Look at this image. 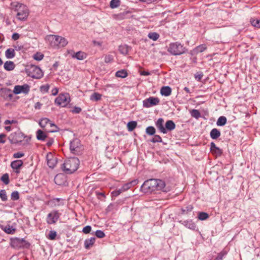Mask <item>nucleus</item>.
I'll return each instance as SVG.
<instances>
[{"instance_id":"41","label":"nucleus","mask_w":260,"mask_h":260,"mask_svg":"<svg viewBox=\"0 0 260 260\" xmlns=\"http://www.w3.org/2000/svg\"><path fill=\"white\" fill-rule=\"evenodd\" d=\"M207 49V47L205 44H202L198 46L194 49V51L196 53H201L205 51Z\"/></svg>"},{"instance_id":"30","label":"nucleus","mask_w":260,"mask_h":260,"mask_svg":"<svg viewBox=\"0 0 260 260\" xmlns=\"http://www.w3.org/2000/svg\"><path fill=\"white\" fill-rule=\"evenodd\" d=\"M119 51L121 54L126 55L129 51V47L126 45H120L119 46Z\"/></svg>"},{"instance_id":"26","label":"nucleus","mask_w":260,"mask_h":260,"mask_svg":"<svg viewBox=\"0 0 260 260\" xmlns=\"http://www.w3.org/2000/svg\"><path fill=\"white\" fill-rule=\"evenodd\" d=\"M23 161L22 160L18 159L14 160L11 162V166L13 169L18 170L22 166Z\"/></svg>"},{"instance_id":"12","label":"nucleus","mask_w":260,"mask_h":260,"mask_svg":"<svg viewBox=\"0 0 260 260\" xmlns=\"http://www.w3.org/2000/svg\"><path fill=\"white\" fill-rule=\"evenodd\" d=\"M61 213L58 210H52L47 216L46 222L49 224H55L58 221Z\"/></svg>"},{"instance_id":"61","label":"nucleus","mask_w":260,"mask_h":260,"mask_svg":"<svg viewBox=\"0 0 260 260\" xmlns=\"http://www.w3.org/2000/svg\"><path fill=\"white\" fill-rule=\"evenodd\" d=\"M6 137V135H5L4 134H0V143L4 144L5 143Z\"/></svg>"},{"instance_id":"34","label":"nucleus","mask_w":260,"mask_h":260,"mask_svg":"<svg viewBox=\"0 0 260 260\" xmlns=\"http://www.w3.org/2000/svg\"><path fill=\"white\" fill-rule=\"evenodd\" d=\"M227 122L226 118L224 116H220L218 118L216 124L218 126H223Z\"/></svg>"},{"instance_id":"60","label":"nucleus","mask_w":260,"mask_h":260,"mask_svg":"<svg viewBox=\"0 0 260 260\" xmlns=\"http://www.w3.org/2000/svg\"><path fill=\"white\" fill-rule=\"evenodd\" d=\"M132 186H130L129 182L124 184L121 187L123 191H126L129 189Z\"/></svg>"},{"instance_id":"6","label":"nucleus","mask_w":260,"mask_h":260,"mask_svg":"<svg viewBox=\"0 0 260 260\" xmlns=\"http://www.w3.org/2000/svg\"><path fill=\"white\" fill-rule=\"evenodd\" d=\"M10 245L12 247L16 249L28 248L30 245V243L23 238H18L11 239Z\"/></svg>"},{"instance_id":"10","label":"nucleus","mask_w":260,"mask_h":260,"mask_svg":"<svg viewBox=\"0 0 260 260\" xmlns=\"http://www.w3.org/2000/svg\"><path fill=\"white\" fill-rule=\"evenodd\" d=\"M70 102L69 93H60L55 100V104L62 107H66Z\"/></svg>"},{"instance_id":"55","label":"nucleus","mask_w":260,"mask_h":260,"mask_svg":"<svg viewBox=\"0 0 260 260\" xmlns=\"http://www.w3.org/2000/svg\"><path fill=\"white\" fill-rule=\"evenodd\" d=\"M203 77V74L202 72H198L194 75V78L198 81H200Z\"/></svg>"},{"instance_id":"58","label":"nucleus","mask_w":260,"mask_h":260,"mask_svg":"<svg viewBox=\"0 0 260 260\" xmlns=\"http://www.w3.org/2000/svg\"><path fill=\"white\" fill-rule=\"evenodd\" d=\"M91 230V226L90 225H86V226H85L83 230H82V232L84 233V234H88L90 232Z\"/></svg>"},{"instance_id":"3","label":"nucleus","mask_w":260,"mask_h":260,"mask_svg":"<svg viewBox=\"0 0 260 260\" xmlns=\"http://www.w3.org/2000/svg\"><path fill=\"white\" fill-rule=\"evenodd\" d=\"M11 6L13 10L17 12V17L19 20L26 19L29 14V10L26 6L18 2H13L11 3Z\"/></svg>"},{"instance_id":"57","label":"nucleus","mask_w":260,"mask_h":260,"mask_svg":"<svg viewBox=\"0 0 260 260\" xmlns=\"http://www.w3.org/2000/svg\"><path fill=\"white\" fill-rule=\"evenodd\" d=\"M95 194H96V195L97 196V198L99 200H103L102 198H105V197H106L104 192H99V191H95Z\"/></svg>"},{"instance_id":"13","label":"nucleus","mask_w":260,"mask_h":260,"mask_svg":"<svg viewBox=\"0 0 260 260\" xmlns=\"http://www.w3.org/2000/svg\"><path fill=\"white\" fill-rule=\"evenodd\" d=\"M159 102L160 100L158 98L150 96L143 101V106L145 108H150L157 105Z\"/></svg>"},{"instance_id":"36","label":"nucleus","mask_w":260,"mask_h":260,"mask_svg":"<svg viewBox=\"0 0 260 260\" xmlns=\"http://www.w3.org/2000/svg\"><path fill=\"white\" fill-rule=\"evenodd\" d=\"M209 217V214L204 212H199L198 214V218L201 220H205Z\"/></svg>"},{"instance_id":"7","label":"nucleus","mask_w":260,"mask_h":260,"mask_svg":"<svg viewBox=\"0 0 260 260\" xmlns=\"http://www.w3.org/2000/svg\"><path fill=\"white\" fill-rule=\"evenodd\" d=\"M187 49L180 43H172L170 44L168 51L172 54L178 55L182 54L186 51Z\"/></svg>"},{"instance_id":"38","label":"nucleus","mask_w":260,"mask_h":260,"mask_svg":"<svg viewBox=\"0 0 260 260\" xmlns=\"http://www.w3.org/2000/svg\"><path fill=\"white\" fill-rule=\"evenodd\" d=\"M63 177V176L62 175H57L54 177V182L55 183L59 185H61L63 184V181H61V179Z\"/></svg>"},{"instance_id":"19","label":"nucleus","mask_w":260,"mask_h":260,"mask_svg":"<svg viewBox=\"0 0 260 260\" xmlns=\"http://www.w3.org/2000/svg\"><path fill=\"white\" fill-rule=\"evenodd\" d=\"M46 133H47L45 131H43L41 129H38L36 132L37 139L38 140L44 141L47 137Z\"/></svg>"},{"instance_id":"44","label":"nucleus","mask_w":260,"mask_h":260,"mask_svg":"<svg viewBox=\"0 0 260 260\" xmlns=\"http://www.w3.org/2000/svg\"><path fill=\"white\" fill-rule=\"evenodd\" d=\"M211 152L216 156H220L222 154V150L219 148V147H216L215 149H214L211 151Z\"/></svg>"},{"instance_id":"16","label":"nucleus","mask_w":260,"mask_h":260,"mask_svg":"<svg viewBox=\"0 0 260 260\" xmlns=\"http://www.w3.org/2000/svg\"><path fill=\"white\" fill-rule=\"evenodd\" d=\"M164 120L163 118H159L158 119L157 121L155 122V125L158 129L163 134L167 133V130L165 128V127L164 126Z\"/></svg>"},{"instance_id":"31","label":"nucleus","mask_w":260,"mask_h":260,"mask_svg":"<svg viewBox=\"0 0 260 260\" xmlns=\"http://www.w3.org/2000/svg\"><path fill=\"white\" fill-rule=\"evenodd\" d=\"M193 209V207L192 205H188L185 208H182L181 209V214H188Z\"/></svg>"},{"instance_id":"29","label":"nucleus","mask_w":260,"mask_h":260,"mask_svg":"<svg viewBox=\"0 0 260 260\" xmlns=\"http://www.w3.org/2000/svg\"><path fill=\"white\" fill-rule=\"evenodd\" d=\"M86 57V54L82 51H78L74 55H73V57L76 58L78 60H83Z\"/></svg>"},{"instance_id":"53","label":"nucleus","mask_w":260,"mask_h":260,"mask_svg":"<svg viewBox=\"0 0 260 260\" xmlns=\"http://www.w3.org/2000/svg\"><path fill=\"white\" fill-rule=\"evenodd\" d=\"M113 56L111 55H107L105 57V62L107 63L111 62L113 61Z\"/></svg>"},{"instance_id":"8","label":"nucleus","mask_w":260,"mask_h":260,"mask_svg":"<svg viewBox=\"0 0 260 260\" xmlns=\"http://www.w3.org/2000/svg\"><path fill=\"white\" fill-rule=\"evenodd\" d=\"M28 76L35 79H40L43 76V73L38 66L31 65L26 70Z\"/></svg>"},{"instance_id":"4","label":"nucleus","mask_w":260,"mask_h":260,"mask_svg":"<svg viewBox=\"0 0 260 260\" xmlns=\"http://www.w3.org/2000/svg\"><path fill=\"white\" fill-rule=\"evenodd\" d=\"M48 39L50 41V45L54 48L64 47L68 43L64 38L59 36L50 35Z\"/></svg>"},{"instance_id":"2","label":"nucleus","mask_w":260,"mask_h":260,"mask_svg":"<svg viewBox=\"0 0 260 260\" xmlns=\"http://www.w3.org/2000/svg\"><path fill=\"white\" fill-rule=\"evenodd\" d=\"M79 165L80 160L77 157H70L62 164L61 169L65 173L71 174L77 170Z\"/></svg>"},{"instance_id":"42","label":"nucleus","mask_w":260,"mask_h":260,"mask_svg":"<svg viewBox=\"0 0 260 260\" xmlns=\"http://www.w3.org/2000/svg\"><path fill=\"white\" fill-rule=\"evenodd\" d=\"M148 37L150 39H152L153 41H156L158 39L159 35L157 32H153L149 33Z\"/></svg>"},{"instance_id":"59","label":"nucleus","mask_w":260,"mask_h":260,"mask_svg":"<svg viewBox=\"0 0 260 260\" xmlns=\"http://www.w3.org/2000/svg\"><path fill=\"white\" fill-rule=\"evenodd\" d=\"M49 89V86L48 85H47H47H42L40 87V90L42 92H48Z\"/></svg>"},{"instance_id":"23","label":"nucleus","mask_w":260,"mask_h":260,"mask_svg":"<svg viewBox=\"0 0 260 260\" xmlns=\"http://www.w3.org/2000/svg\"><path fill=\"white\" fill-rule=\"evenodd\" d=\"M95 241V238L94 237H91L90 239H87L84 241L85 248L87 249H90V248L93 246Z\"/></svg>"},{"instance_id":"14","label":"nucleus","mask_w":260,"mask_h":260,"mask_svg":"<svg viewBox=\"0 0 260 260\" xmlns=\"http://www.w3.org/2000/svg\"><path fill=\"white\" fill-rule=\"evenodd\" d=\"M30 88L29 86L26 84H24L23 85H16L14 87L13 92L18 94L21 92H23L25 94H27L29 91Z\"/></svg>"},{"instance_id":"11","label":"nucleus","mask_w":260,"mask_h":260,"mask_svg":"<svg viewBox=\"0 0 260 260\" xmlns=\"http://www.w3.org/2000/svg\"><path fill=\"white\" fill-rule=\"evenodd\" d=\"M0 96L6 101L15 102L19 99L18 96L14 98L12 90L8 88H2L0 89Z\"/></svg>"},{"instance_id":"22","label":"nucleus","mask_w":260,"mask_h":260,"mask_svg":"<svg viewBox=\"0 0 260 260\" xmlns=\"http://www.w3.org/2000/svg\"><path fill=\"white\" fill-rule=\"evenodd\" d=\"M15 64L12 61H7L5 62L4 68L7 71H11L14 69Z\"/></svg>"},{"instance_id":"5","label":"nucleus","mask_w":260,"mask_h":260,"mask_svg":"<svg viewBox=\"0 0 260 260\" xmlns=\"http://www.w3.org/2000/svg\"><path fill=\"white\" fill-rule=\"evenodd\" d=\"M70 149L71 152L75 155H80L82 153L84 150L83 145L80 143V141L77 139H74L70 142Z\"/></svg>"},{"instance_id":"17","label":"nucleus","mask_w":260,"mask_h":260,"mask_svg":"<svg viewBox=\"0 0 260 260\" xmlns=\"http://www.w3.org/2000/svg\"><path fill=\"white\" fill-rule=\"evenodd\" d=\"M51 121L48 118H42L39 121V125L42 128H44L45 131V128L49 127Z\"/></svg>"},{"instance_id":"45","label":"nucleus","mask_w":260,"mask_h":260,"mask_svg":"<svg viewBox=\"0 0 260 260\" xmlns=\"http://www.w3.org/2000/svg\"><path fill=\"white\" fill-rule=\"evenodd\" d=\"M1 179L5 184H8L10 182L9 176L7 173L4 174Z\"/></svg>"},{"instance_id":"39","label":"nucleus","mask_w":260,"mask_h":260,"mask_svg":"<svg viewBox=\"0 0 260 260\" xmlns=\"http://www.w3.org/2000/svg\"><path fill=\"white\" fill-rule=\"evenodd\" d=\"M155 132V128L152 126H148L146 129V134L150 136L154 135Z\"/></svg>"},{"instance_id":"28","label":"nucleus","mask_w":260,"mask_h":260,"mask_svg":"<svg viewBox=\"0 0 260 260\" xmlns=\"http://www.w3.org/2000/svg\"><path fill=\"white\" fill-rule=\"evenodd\" d=\"M128 75L126 70H120L117 71L115 73V76L119 78H124Z\"/></svg>"},{"instance_id":"47","label":"nucleus","mask_w":260,"mask_h":260,"mask_svg":"<svg viewBox=\"0 0 260 260\" xmlns=\"http://www.w3.org/2000/svg\"><path fill=\"white\" fill-rule=\"evenodd\" d=\"M11 200L16 201L19 199V194L17 191H13L11 195Z\"/></svg>"},{"instance_id":"48","label":"nucleus","mask_w":260,"mask_h":260,"mask_svg":"<svg viewBox=\"0 0 260 260\" xmlns=\"http://www.w3.org/2000/svg\"><path fill=\"white\" fill-rule=\"evenodd\" d=\"M0 198L3 201H6L7 200V196L5 190H0Z\"/></svg>"},{"instance_id":"37","label":"nucleus","mask_w":260,"mask_h":260,"mask_svg":"<svg viewBox=\"0 0 260 260\" xmlns=\"http://www.w3.org/2000/svg\"><path fill=\"white\" fill-rule=\"evenodd\" d=\"M120 5V1L119 0H111L110 3V7L112 9H114L118 7Z\"/></svg>"},{"instance_id":"9","label":"nucleus","mask_w":260,"mask_h":260,"mask_svg":"<svg viewBox=\"0 0 260 260\" xmlns=\"http://www.w3.org/2000/svg\"><path fill=\"white\" fill-rule=\"evenodd\" d=\"M26 137L22 132L18 131L12 133L8 137V139L11 144H21Z\"/></svg>"},{"instance_id":"32","label":"nucleus","mask_w":260,"mask_h":260,"mask_svg":"<svg viewBox=\"0 0 260 260\" xmlns=\"http://www.w3.org/2000/svg\"><path fill=\"white\" fill-rule=\"evenodd\" d=\"M62 199L60 198H54L50 201V203L54 206H59L63 205Z\"/></svg>"},{"instance_id":"18","label":"nucleus","mask_w":260,"mask_h":260,"mask_svg":"<svg viewBox=\"0 0 260 260\" xmlns=\"http://www.w3.org/2000/svg\"><path fill=\"white\" fill-rule=\"evenodd\" d=\"M180 222H181L183 225H184L185 227L191 230H195L196 228V224L191 220H185L183 222L181 221H180Z\"/></svg>"},{"instance_id":"1","label":"nucleus","mask_w":260,"mask_h":260,"mask_svg":"<svg viewBox=\"0 0 260 260\" xmlns=\"http://www.w3.org/2000/svg\"><path fill=\"white\" fill-rule=\"evenodd\" d=\"M165 182L158 179H150L144 181L141 186V190L144 193H152L156 190L167 192L165 188Z\"/></svg>"},{"instance_id":"56","label":"nucleus","mask_w":260,"mask_h":260,"mask_svg":"<svg viewBox=\"0 0 260 260\" xmlns=\"http://www.w3.org/2000/svg\"><path fill=\"white\" fill-rule=\"evenodd\" d=\"M122 188H120L118 190H114L112 192L111 194L113 197H117L119 196L121 193L123 192Z\"/></svg>"},{"instance_id":"27","label":"nucleus","mask_w":260,"mask_h":260,"mask_svg":"<svg viewBox=\"0 0 260 260\" xmlns=\"http://www.w3.org/2000/svg\"><path fill=\"white\" fill-rule=\"evenodd\" d=\"M5 56L8 59H11L15 56V52L14 49L9 48L5 51Z\"/></svg>"},{"instance_id":"33","label":"nucleus","mask_w":260,"mask_h":260,"mask_svg":"<svg viewBox=\"0 0 260 260\" xmlns=\"http://www.w3.org/2000/svg\"><path fill=\"white\" fill-rule=\"evenodd\" d=\"M137 122L135 121H131L127 123V127L129 132H132L137 127Z\"/></svg>"},{"instance_id":"46","label":"nucleus","mask_w":260,"mask_h":260,"mask_svg":"<svg viewBox=\"0 0 260 260\" xmlns=\"http://www.w3.org/2000/svg\"><path fill=\"white\" fill-rule=\"evenodd\" d=\"M250 22L252 26L257 28L260 27V19H251Z\"/></svg>"},{"instance_id":"15","label":"nucleus","mask_w":260,"mask_h":260,"mask_svg":"<svg viewBox=\"0 0 260 260\" xmlns=\"http://www.w3.org/2000/svg\"><path fill=\"white\" fill-rule=\"evenodd\" d=\"M47 165L49 168H53L57 164V159L54 157L51 154H47L46 156Z\"/></svg>"},{"instance_id":"43","label":"nucleus","mask_w":260,"mask_h":260,"mask_svg":"<svg viewBox=\"0 0 260 260\" xmlns=\"http://www.w3.org/2000/svg\"><path fill=\"white\" fill-rule=\"evenodd\" d=\"M4 231L8 234H13L15 232L16 230L13 226L8 225L5 227Z\"/></svg>"},{"instance_id":"35","label":"nucleus","mask_w":260,"mask_h":260,"mask_svg":"<svg viewBox=\"0 0 260 260\" xmlns=\"http://www.w3.org/2000/svg\"><path fill=\"white\" fill-rule=\"evenodd\" d=\"M190 113L191 116L197 119H199L201 116V113L199 112V111L196 109L192 110L191 111H190Z\"/></svg>"},{"instance_id":"49","label":"nucleus","mask_w":260,"mask_h":260,"mask_svg":"<svg viewBox=\"0 0 260 260\" xmlns=\"http://www.w3.org/2000/svg\"><path fill=\"white\" fill-rule=\"evenodd\" d=\"M56 235H57V234H56V232L55 231H50L49 232V233L48 234L47 238L50 240H53L55 239Z\"/></svg>"},{"instance_id":"21","label":"nucleus","mask_w":260,"mask_h":260,"mask_svg":"<svg viewBox=\"0 0 260 260\" xmlns=\"http://www.w3.org/2000/svg\"><path fill=\"white\" fill-rule=\"evenodd\" d=\"M59 129V128L57 126L51 121L49 127L45 128V132L47 133H54L58 132Z\"/></svg>"},{"instance_id":"25","label":"nucleus","mask_w":260,"mask_h":260,"mask_svg":"<svg viewBox=\"0 0 260 260\" xmlns=\"http://www.w3.org/2000/svg\"><path fill=\"white\" fill-rule=\"evenodd\" d=\"M176 125L173 121L171 120H169L167 121L165 124V128L167 130V132L172 131L175 128Z\"/></svg>"},{"instance_id":"50","label":"nucleus","mask_w":260,"mask_h":260,"mask_svg":"<svg viewBox=\"0 0 260 260\" xmlns=\"http://www.w3.org/2000/svg\"><path fill=\"white\" fill-rule=\"evenodd\" d=\"M44 57V55L41 53L37 52L34 55V58L38 61L41 60Z\"/></svg>"},{"instance_id":"20","label":"nucleus","mask_w":260,"mask_h":260,"mask_svg":"<svg viewBox=\"0 0 260 260\" xmlns=\"http://www.w3.org/2000/svg\"><path fill=\"white\" fill-rule=\"evenodd\" d=\"M172 92V89L170 86H162L160 89V94L162 95L168 96L171 95Z\"/></svg>"},{"instance_id":"24","label":"nucleus","mask_w":260,"mask_h":260,"mask_svg":"<svg viewBox=\"0 0 260 260\" xmlns=\"http://www.w3.org/2000/svg\"><path fill=\"white\" fill-rule=\"evenodd\" d=\"M220 131L216 128H213L210 133V137L214 140L218 138L220 136Z\"/></svg>"},{"instance_id":"40","label":"nucleus","mask_w":260,"mask_h":260,"mask_svg":"<svg viewBox=\"0 0 260 260\" xmlns=\"http://www.w3.org/2000/svg\"><path fill=\"white\" fill-rule=\"evenodd\" d=\"M102 95L98 92H94L90 96V100L92 101H98L101 99Z\"/></svg>"},{"instance_id":"64","label":"nucleus","mask_w":260,"mask_h":260,"mask_svg":"<svg viewBox=\"0 0 260 260\" xmlns=\"http://www.w3.org/2000/svg\"><path fill=\"white\" fill-rule=\"evenodd\" d=\"M19 37H20L19 34L15 32L13 34L12 38L14 41H16V40H17L18 39H19Z\"/></svg>"},{"instance_id":"63","label":"nucleus","mask_w":260,"mask_h":260,"mask_svg":"<svg viewBox=\"0 0 260 260\" xmlns=\"http://www.w3.org/2000/svg\"><path fill=\"white\" fill-rule=\"evenodd\" d=\"M81 111V108L78 107H75L72 110V112L74 113H79Z\"/></svg>"},{"instance_id":"51","label":"nucleus","mask_w":260,"mask_h":260,"mask_svg":"<svg viewBox=\"0 0 260 260\" xmlns=\"http://www.w3.org/2000/svg\"><path fill=\"white\" fill-rule=\"evenodd\" d=\"M95 235L99 238H102L105 237V234L101 230H97L95 233Z\"/></svg>"},{"instance_id":"54","label":"nucleus","mask_w":260,"mask_h":260,"mask_svg":"<svg viewBox=\"0 0 260 260\" xmlns=\"http://www.w3.org/2000/svg\"><path fill=\"white\" fill-rule=\"evenodd\" d=\"M226 254V252L224 251H222L220 252L217 255V256L215 258L214 260H222L223 257Z\"/></svg>"},{"instance_id":"52","label":"nucleus","mask_w":260,"mask_h":260,"mask_svg":"<svg viewBox=\"0 0 260 260\" xmlns=\"http://www.w3.org/2000/svg\"><path fill=\"white\" fill-rule=\"evenodd\" d=\"M151 142L153 143L161 142L162 139L159 135H154V137L151 139Z\"/></svg>"},{"instance_id":"62","label":"nucleus","mask_w":260,"mask_h":260,"mask_svg":"<svg viewBox=\"0 0 260 260\" xmlns=\"http://www.w3.org/2000/svg\"><path fill=\"white\" fill-rule=\"evenodd\" d=\"M24 155V154L23 153L18 152L14 153L13 155V157L14 158H20V157H23Z\"/></svg>"}]
</instances>
